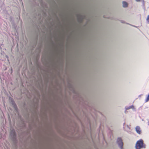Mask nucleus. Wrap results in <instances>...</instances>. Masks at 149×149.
Returning <instances> with one entry per match:
<instances>
[{
  "label": "nucleus",
  "instance_id": "nucleus-1",
  "mask_svg": "<svg viewBox=\"0 0 149 149\" xmlns=\"http://www.w3.org/2000/svg\"><path fill=\"white\" fill-rule=\"evenodd\" d=\"M135 148L136 149H140L146 148V145L144 144L142 139H140L137 141L136 144Z\"/></svg>",
  "mask_w": 149,
  "mask_h": 149
},
{
  "label": "nucleus",
  "instance_id": "nucleus-2",
  "mask_svg": "<svg viewBox=\"0 0 149 149\" xmlns=\"http://www.w3.org/2000/svg\"><path fill=\"white\" fill-rule=\"evenodd\" d=\"M116 143L120 149H124L123 148V143L122 139L120 137L117 138Z\"/></svg>",
  "mask_w": 149,
  "mask_h": 149
},
{
  "label": "nucleus",
  "instance_id": "nucleus-3",
  "mask_svg": "<svg viewBox=\"0 0 149 149\" xmlns=\"http://www.w3.org/2000/svg\"><path fill=\"white\" fill-rule=\"evenodd\" d=\"M10 135L13 140H14L16 139V134L14 130H13L11 131Z\"/></svg>",
  "mask_w": 149,
  "mask_h": 149
},
{
  "label": "nucleus",
  "instance_id": "nucleus-4",
  "mask_svg": "<svg viewBox=\"0 0 149 149\" xmlns=\"http://www.w3.org/2000/svg\"><path fill=\"white\" fill-rule=\"evenodd\" d=\"M135 130L139 134H141V130L140 127L139 126H136L135 128Z\"/></svg>",
  "mask_w": 149,
  "mask_h": 149
},
{
  "label": "nucleus",
  "instance_id": "nucleus-5",
  "mask_svg": "<svg viewBox=\"0 0 149 149\" xmlns=\"http://www.w3.org/2000/svg\"><path fill=\"white\" fill-rule=\"evenodd\" d=\"M130 109H134V107L133 105H132L129 107H125V109H126V110H128Z\"/></svg>",
  "mask_w": 149,
  "mask_h": 149
},
{
  "label": "nucleus",
  "instance_id": "nucleus-6",
  "mask_svg": "<svg viewBox=\"0 0 149 149\" xmlns=\"http://www.w3.org/2000/svg\"><path fill=\"white\" fill-rule=\"evenodd\" d=\"M12 104L13 105L14 107L15 108V109L16 110L17 109V107L16 106V105L15 103V102L13 100H12L11 101Z\"/></svg>",
  "mask_w": 149,
  "mask_h": 149
},
{
  "label": "nucleus",
  "instance_id": "nucleus-7",
  "mask_svg": "<svg viewBox=\"0 0 149 149\" xmlns=\"http://www.w3.org/2000/svg\"><path fill=\"white\" fill-rule=\"evenodd\" d=\"M123 7L124 8H126L128 6L127 3L125 1L123 2Z\"/></svg>",
  "mask_w": 149,
  "mask_h": 149
},
{
  "label": "nucleus",
  "instance_id": "nucleus-8",
  "mask_svg": "<svg viewBox=\"0 0 149 149\" xmlns=\"http://www.w3.org/2000/svg\"><path fill=\"white\" fill-rule=\"evenodd\" d=\"M149 100V94L148 95V97H147L146 99L145 100V102H147Z\"/></svg>",
  "mask_w": 149,
  "mask_h": 149
},
{
  "label": "nucleus",
  "instance_id": "nucleus-9",
  "mask_svg": "<svg viewBox=\"0 0 149 149\" xmlns=\"http://www.w3.org/2000/svg\"><path fill=\"white\" fill-rule=\"evenodd\" d=\"M146 21L149 24V15H148L147 18L146 19Z\"/></svg>",
  "mask_w": 149,
  "mask_h": 149
},
{
  "label": "nucleus",
  "instance_id": "nucleus-10",
  "mask_svg": "<svg viewBox=\"0 0 149 149\" xmlns=\"http://www.w3.org/2000/svg\"><path fill=\"white\" fill-rule=\"evenodd\" d=\"M121 22L122 23H125V21L123 20H121Z\"/></svg>",
  "mask_w": 149,
  "mask_h": 149
},
{
  "label": "nucleus",
  "instance_id": "nucleus-11",
  "mask_svg": "<svg viewBox=\"0 0 149 149\" xmlns=\"http://www.w3.org/2000/svg\"><path fill=\"white\" fill-rule=\"evenodd\" d=\"M137 2L140 1L141 0H135Z\"/></svg>",
  "mask_w": 149,
  "mask_h": 149
},
{
  "label": "nucleus",
  "instance_id": "nucleus-12",
  "mask_svg": "<svg viewBox=\"0 0 149 149\" xmlns=\"http://www.w3.org/2000/svg\"><path fill=\"white\" fill-rule=\"evenodd\" d=\"M142 1V2H143V4L144 5V3H145L144 0H143Z\"/></svg>",
  "mask_w": 149,
  "mask_h": 149
},
{
  "label": "nucleus",
  "instance_id": "nucleus-13",
  "mask_svg": "<svg viewBox=\"0 0 149 149\" xmlns=\"http://www.w3.org/2000/svg\"><path fill=\"white\" fill-rule=\"evenodd\" d=\"M127 110H125V113H127Z\"/></svg>",
  "mask_w": 149,
  "mask_h": 149
},
{
  "label": "nucleus",
  "instance_id": "nucleus-14",
  "mask_svg": "<svg viewBox=\"0 0 149 149\" xmlns=\"http://www.w3.org/2000/svg\"><path fill=\"white\" fill-rule=\"evenodd\" d=\"M132 25V26H134V27H137L135 26H134V25Z\"/></svg>",
  "mask_w": 149,
  "mask_h": 149
},
{
  "label": "nucleus",
  "instance_id": "nucleus-15",
  "mask_svg": "<svg viewBox=\"0 0 149 149\" xmlns=\"http://www.w3.org/2000/svg\"><path fill=\"white\" fill-rule=\"evenodd\" d=\"M140 95L139 96V97H141V95Z\"/></svg>",
  "mask_w": 149,
  "mask_h": 149
},
{
  "label": "nucleus",
  "instance_id": "nucleus-16",
  "mask_svg": "<svg viewBox=\"0 0 149 149\" xmlns=\"http://www.w3.org/2000/svg\"><path fill=\"white\" fill-rule=\"evenodd\" d=\"M148 125H149V121H148Z\"/></svg>",
  "mask_w": 149,
  "mask_h": 149
}]
</instances>
